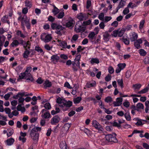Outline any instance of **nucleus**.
<instances>
[{"label":"nucleus","instance_id":"obj_1","mask_svg":"<svg viewBox=\"0 0 149 149\" xmlns=\"http://www.w3.org/2000/svg\"><path fill=\"white\" fill-rule=\"evenodd\" d=\"M56 102L63 111L67 110L68 108L71 107L72 104V102L70 101H67L64 99H62L60 97L57 99Z\"/></svg>","mask_w":149,"mask_h":149},{"label":"nucleus","instance_id":"obj_2","mask_svg":"<svg viewBox=\"0 0 149 149\" xmlns=\"http://www.w3.org/2000/svg\"><path fill=\"white\" fill-rule=\"evenodd\" d=\"M41 130V127H35L31 130L30 135L33 140L35 141H37L38 139L39 133L38 132Z\"/></svg>","mask_w":149,"mask_h":149},{"label":"nucleus","instance_id":"obj_3","mask_svg":"<svg viewBox=\"0 0 149 149\" xmlns=\"http://www.w3.org/2000/svg\"><path fill=\"white\" fill-rule=\"evenodd\" d=\"M116 134L115 133L112 134H108L105 136V139L107 142L117 143L118 142V140L116 137Z\"/></svg>","mask_w":149,"mask_h":149},{"label":"nucleus","instance_id":"obj_4","mask_svg":"<svg viewBox=\"0 0 149 149\" xmlns=\"http://www.w3.org/2000/svg\"><path fill=\"white\" fill-rule=\"evenodd\" d=\"M24 100V98L20 97L18 99V102L19 103L17 107V111H21L22 113L24 112L25 111V108L24 107H22V105H24L23 103Z\"/></svg>","mask_w":149,"mask_h":149},{"label":"nucleus","instance_id":"obj_5","mask_svg":"<svg viewBox=\"0 0 149 149\" xmlns=\"http://www.w3.org/2000/svg\"><path fill=\"white\" fill-rule=\"evenodd\" d=\"M52 38L51 34L48 33H43L41 35V39L45 42H47L50 41Z\"/></svg>","mask_w":149,"mask_h":149},{"label":"nucleus","instance_id":"obj_6","mask_svg":"<svg viewBox=\"0 0 149 149\" xmlns=\"http://www.w3.org/2000/svg\"><path fill=\"white\" fill-rule=\"evenodd\" d=\"M86 29V27L84 25L79 24L77 23L75 26L74 30L77 33L84 32Z\"/></svg>","mask_w":149,"mask_h":149},{"label":"nucleus","instance_id":"obj_7","mask_svg":"<svg viewBox=\"0 0 149 149\" xmlns=\"http://www.w3.org/2000/svg\"><path fill=\"white\" fill-rule=\"evenodd\" d=\"M51 27L53 29H56L58 33H60V31L62 30V26L57 24L52 23L51 25Z\"/></svg>","mask_w":149,"mask_h":149},{"label":"nucleus","instance_id":"obj_8","mask_svg":"<svg viewBox=\"0 0 149 149\" xmlns=\"http://www.w3.org/2000/svg\"><path fill=\"white\" fill-rule=\"evenodd\" d=\"M92 124L93 126L99 131H102V128L100 124L95 120H93Z\"/></svg>","mask_w":149,"mask_h":149},{"label":"nucleus","instance_id":"obj_9","mask_svg":"<svg viewBox=\"0 0 149 149\" xmlns=\"http://www.w3.org/2000/svg\"><path fill=\"white\" fill-rule=\"evenodd\" d=\"M123 98L121 97H118L116 98V101L113 102L114 107H117L120 106L122 104Z\"/></svg>","mask_w":149,"mask_h":149},{"label":"nucleus","instance_id":"obj_10","mask_svg":"<svg viewBox=\"0 0 149 149\" xmlns=\"http://www.w3.org/2000/svg\"><path fill=\"white\" fill-rule=\"evenodd\" d=\"M88 15L80 13L77 15L78 18L80 20H85L88 18Z\"/></svg>","mask_w":149,"mask_h":149},{"label":"nucleus","instance_id":"obj_11","mask_svg":"<svg viewBox=\"0 0 149 149\" xmlns=\"http://www.w3.org/2000/svg\"><path fill=\"white\" fill-rule=\"evenodd\" d=\"M130 39L131 42L135 41L137 40L138 37L137 34L134 32H132L130 35Z\"/></svg>","mask_w":149,"mask_h":149},{"label":"nucleus","instance_id":"obj_12","mask_svg":"<svg viewBox=\"0 0 149 149\" xmlns=\"http://www.w3.org/2000/svg\"><path fill=\"white\" fill-rule=\"evenodd\" d=\"M60 120V118L58 116H55L51 119V123L52 125H55L59 122Z\"/></svg>","mask_w":149,"mask_h":149},{"label":"nucleus","instance_id":"obj_13","mask_svg":"<svg viewBox=\"0 0 149 149\" xmlns=\"http://www.w3.org/2000/svg\"><path fill=\"white\" fill-rule=\"evenodd\" d=\"M29 22V19L26 16H24L22 19L21 25L22 26L23 29L24 30V24Z\"/></svg>","mask_w":149,"mask_h":149},{"label":"nucleus","instance_id":"obj_14","mask_svg":"<svg viewBox=\"0 0 149 149\" xmlns=\"http://www.w3.org/2000/svg\"><path fill=\"white\" fill-rule=\"evenodd\" d=\"M142 43V40L141 38L135 41L134 43V46L137 49H140L141 47L140 45Z\"/></svg>","mask_w":149,"mask_h":149},{"label":"nucleus","instance_id":"obj_15","mask_svg":"<svg viewBox=\"0 0 149 149\" xmlns=\"http://www.w3.org/2000/svg\"><path fill=\"white\" fill-rule=\"evenodd\" d=\"M59 59L60 57L58 56L57 54L54 55L51 57V61L54 63H56L57 62Z\"/></svg>","mask_w":149,"mask_h":149},{"label":"nucleus","instance_id":"obj_16","mask_svg":"<svg viewBox=\"0 0 149 149\" xmlns=\"http://www.w3.org/2000/svg\"><path fill=\"white\" fill-rule=\"evenodd\" d=\"M57 41L60 46L64 48H66L67 43L65 41H62L59 40H58Z\"/></svg>","mask_w":149,"mask_h":149},{"label":"nucleus","instance_id":"obj_17","mask_svg":"<svg viewBox=\"0 0 149 149\" xmlns=\"http://www.w3.org/2000/svg\"><path fill=\"white\" fill-rule=\"evenodd\" d=\"M125 2L124 0H121L118 6L116 8V12H117L119 9L124 6L125 4Z\"/></svg>","mask_w":149,"mask_h":149},{"label":"nucleus","instance_id":"obj_18","mask_svg":"<svg viewBox=\"0 0 149 149\" xmlns=\"http://www.w3.org/2000/svg\"><path fill=\"white\" fill-rule=\"evenodd\" d=\"M14 141L15 140L13 138H9L6 141V144L8 146H10L13 144Z\"/></svg>","mask_w":149,"mask_h":149},{"label":"nucleus","instance_id":"obj_19","mask_svg":"<svg viewBox=\"0 0 149 149\" xmlns=\"http://www.w3.org/2000/svg\"><path fill=\"white\" fill-rule=\"evenodd\" d=\"M60 147L61 149H68L65 141H62L60 143Z\"/></svg>","mask_w":149,"mask_h":149},{"label":"nucleus","instance_id":"obj_20","mask_svg":"<svg viewBox=\"0 0 149 149\" xmlns=\"http://www.w3.org/2000/svg\"><path fill=\"white\" fill-rule=\"evenodd\" d=\"M96 85V82L94 81H91L87 83L86 86L88 88H90Z\"/></svg>","mask_w":149,"mask_h":149},{"label":"nucleus","instance_id":"obj_21","mask_svg":"<svg viewBox=\"0 0 149 149\" xmlns=\"http://www.w3.org/2000/svg\"><path fill=\"white\" fill-rule=\"evenodd\" d=\"M26 77V80L28 81L29 82H33V77L32 75L30 73H29L27 75Z\"/></svg>","mask_w":149,"mask_h":149},{"label":"nucleus","instance_id":"obj_22","mask_svg":"<svg viewBox=\"0 0 149 149\" xmlns=\"http://www.w3.org/2000/svg\"><path fill=\"white\" fill-rule=\"evenodd\" d=\"M19 44L18 41L17 40H14L10 45V46L12 47H17Z\"/></svg>","mask_w":149,"mask_h":149},{"label":"nucleus","instance_id":"obj_23","mask_svg":"<svg viewBox=\"0 0 149 149\" xmlns=\"http://www.w3.org/2000/svg\"><path fill=\"white\" fill-rule=\"evenodd\" d=\"M109 35L107 32H105L104 35V39L105 42L108 41L109 39Z\"/></svg>","mask_w":149,"mask_h":149},{"label":"nucleus","instance_id":"obj_24","mask_svg":"<svg viewBox=\"0 0 149 149\" xmlns=\"http://www.w3.org/2000/svg\"><path fill=\"white\" fill-rule=\"evenodd\" d=\"M127 37V35H125L123 37V40L124 43L127 45H128L129 44L130 41L128 40L126 38Z\"/></svg>","mask_w":149,"mask_h":149},{"label":"nucleus","instance_id":"obj_25","mask_svg":"<svg viewBox=\"0 0 149 149\" xmlns=\"http://www.w3.org/2000/svg\"><path fill=\"white\" fill-rule=\"evenodd\" d=\"M79 38L77 34L74 35L71 40V42L72 43H75L76 41Z\"/></svg>","mask_w":149,"mask_h":149},{"label":"nucleus","instance_id":"obj_26","mask_svg":"<svg viewBox=\"0 0 149 149\" xmlns=\"http://www.w3.org/2000/svg\"><path fill=\"white\" fill-rule=\"evenodd\" d=\"M53 6L54 7V9L52 10V12L55 15H57L59 12V10L54 5H53Z\"/></svg>","mask_w":149,"mask_h":149},{"label":"nucleus","instance_id":"obj_27","mask_svg":"<svg viewBox=\"0 0 149 149\" xmlns=\"http://www.w3.org/2000/svg\"><path fill=\"white\" fill-rule=\"evenodd\" d=\"M30 52L27 50H26L24 52L23 56L24 58H27L29 56L30 54Z\"/></svg>","mask_w":149,"mask_h":149},{"label":"nucleus","instance_id":"obj_28","mask_svg":"<svg viewBox=\"0 0 149 149\" xmlns=\"http://www.w3.org/2000/svg\"><path fill=\"white\" fill-rule=\"evenodd\" d=\"M4 111L6 114H8V116L9 118L12 116V115L11 114V110L8 107L5 108Z\"/></svg>","mask_w":149,"mask_h":149},{"label":"nucleus","instance_id":"obj_29","mask_svg":"<svg viewBox=\"0 0 149 149\" xmlns=\"http://www.w3.org/2000/svg\"><path fill=\"white\" fill-rule=\"evenodd\" d=\"M145 21L144 19L141 20L140 22V24L139 26V29L141 31L142 29L143 28V26L145 23Z\"/></svg>","mask_w":149,"mask_h":149},{"label":"nucleus","instance_id":"obj_30","mask_svg":"<svg viewBox=\"0 0 149 149\" xmlns=\"http://www.w3.org/2000/svg\"><path fill=\"white\" fill-rule=\"evenodd\" d=\"M141 86V85L140 84H134L132 87L134 90H139Z\"/></svg>","mask_w":149,"mask_h":149},{"label":"nucleus","instance_id":"obj_31","mask_svg":"<svg viewBox=\"0 0 149 149\" xmlns=\"http://www.w3.org/2000/svg\"><path fill=\"white\" fill-rule=\"evenodd\" d=\"M149 88L148 87H146L140 91L138 92V94H143L147 93L148 91Z\"/></svg>","mask_w":149,"mask_h":149},{"label":"nucleus","instance_id":"obj_32","mask_svg":"<svg viewBox=\"0 0 149 149\" xmlns=\"http://www.w3.org/2000/svg\"><path fill=\"white\" fill-rule=\"evenodd\" d=\"M91 63L92 64L95 63L98 64L99 63V60L97 58H92L90 61Z\"/></svg>","mask_w":149,"mask_h":149},{"label":"nucleus","instance_id":"obj_33","mask_svg":"<svg viewBox=\"0 0 149 149\" xmlns=\"http://www.w3.org/2000/svg\"><path fill=\"white\" fill-rule=\"evenodd\" d=\"M21 43L23 45L24 47L25 48H26V49L30 48V45L28 42H24L23 40H21Z\"/></svg>","mask_w":149,"mask_h":149},{"label":"nucleus","instance_id":"obj_34","mask_svg":"<svg viewBox=\"0 0 149 149\" xmlns=\"http://www.w3.org/2000/svg\"><path fill=\"white\" fill-rule=\"evenodd\" d=\"M8 16L6 15L3 17L1 19V21L3 23H7L9 24L10 22L8 20Z\"/></svg>","mask_w":149,"mask_h":149},{"label":"nucleus","instance_id":"obj_35","mask_svg":"<svg viewBox=\"0 0 149 149\" xmlns=\"http://www.w3.org/2000/svg\"><path fill=\"white\" fill-rule=\"evenodd\" d=\"M30 1V0H26L25 2V6L29 8H31L32 6Z\"/></svg>","mask_w":149,"mask_h":149},{"label":"nucleus","instance_id":"obj_36","mask_svg":"<svg viewBox=\"0 0 149 149\" xmlns=\"http://www.w3.org/2000/svg\"><path fill=\"white\" fill-rule=\"evenodd\" d=\"M44 86L45 88L49 87L52 86V84L48 80H46L45 82Z\"/></svg>","mask_w":149,"mask_h":149},{"label":"nucleus","instance_id":"obj_37","mask_svg":"<svg viewBox=\"0 0 149 149\" xmlns=\"http://www.w3.org/2000/svg\"><path fill=\"white\" fill-rule=\"evenodd\" d=\"M35 50L37 51L38 52L42 54H43L44 52L42 49L39 47L38 46H36L35 48Z\"/></svg>","mask_w":149,"mask_h":149},{"label":"nucleus","instance_id":"obj_38","mask_svg":"<svg viewBox=\"0 0 149 149\" xmlns=\"http://www.w3.org/2000/svg\"><path fill=\"white\" fill-rule=\"evenodd\" d=\"M95 34L94 32H92L89 33L88 36V37L91 40H93L95 37Z\"/></svg>","mask_w":149,"mask_h":149},{"label":"nucleus","instance_id":"obj_39","mask_svg":"<svg viewBox=\"0 0 149 149\" xmlns=\"http://www.w3.org/2000/svg\"><path fill=\"white\" fill-rule=\"evenodd\" d=\"M81 100V97H77L74 99V104H78L79 103Z\"/></svg>","mask_w":149,"mask_h":149},{"label":"nucleus","instance_id":"obj_40","mask_svg":"<svg viewBox=\"0 0 149 149\" xmlns=\"http://www.w3.org/2000/svg\"><path fill=\"white\" fill-rule=\"evenodd\" d=\"M74 24V21H70L66 23V26L68 27H72L73 26Z\"/></svg>","mask_w":149,"mask_h":149},{"label":"nucleus","instance_id":"obj_41","mask_svg":"<svg viewBox=\"0 0 149 149\" xmlns=\"http://www.w3.org/2000/svg\"><path fill=\"white\" fill-rule=\"evenodd\" d=\"M118 84L121 88L123 87V84L122 79H119L117 80Z\"/></svg>","mask_w":149,"mask_h":149},{"label":"nucleus","instance_id":"obj_42","mask_svg":"<svg viewBox=\"0 0 149 149\" xmlns=\"http://www.w3.org/2000/svg\"><path fill=\"white\" fill-rule=\"evenodd\" d=\"M104 15H103V17ZM112 19V17L111 16H105L104 18L103 17V21L105 22H108Z\"/></svg>","mask_w":149,"mask_h":149},{"label":"nucleus","instance_id":"obj_43","mask_svg":"<svg viewBox=\"0 0 149 149\" xmlns=\"http://www.w3.org/2000/svg\"><path fill=\"white\" fill-rule=\"evenodd\" d=\"M139 53L140 55L142 56H145L146 54V52L143 49H141L139 50Z\"/></svg>","mask_w":149,"mask_h":149},{"label":"nucleus","instance_id":"obj_44","mask_svg":"<svg viewBox=\"0 0 149 149\" xmlns=\"http://www.w3.org/2000/svg\"><path fill=\"white\" fill-rule=\"evenodd\" d=\"M27 74L25 72L21 73L19 75V78L20 79H22L24 78L25 77L27 76Z\"/></svg>","mask_w":149,"mask_h":149},{"label":"nucleus","instance_id":"obj_45","mask_svg":"<svg viewBox=\"0 0 149 149\" xmlns=\"http://www.w3.org/2000/svg\"><path fill=\"white\" fill-rule=\"evenodd\" d=\"M136 107L138 109H143L144 107L143 104L141 103H138L136 104Z\"/></svg>","mask_w":149,"mask_h":149},{"label":"nucleus","instance_id":"obj_46","mask_svg":"<svg viewBox=\"0 0 149 149\" xmlns=\"http://www.w3.org/2000/svg\"><path fill=\"white\" fill-rule=\"evenodd\" d=\"M18 111H17L16 110H14L11 113V114L12 115V116L10 117V118H12V117H13V116H17L19 113Z\"/></svg>","mask_w":149,"mask_h":149},{"label":"nucleus","instance_id":"obj_47","mask_svg":"<svg viewBox=\"0 0 149 149\" xmlns=\"http://www.w3.org/2000/svg\"><path fill=\"white\" fill-rule=\"evenodd\" d=\"M126 65V64L125 63H119L117 65L118 66V67L121 70H123L124 68Z\"/></svg>","mask_w":149,"mask_h":149},{"label":"nucleus","instance_id":"obj_48","mask_svg":"<svg viewBox=\"0 0 149 149\" xmlns=\"http://www.w3.org/2000/svg\"><path fill=\"white\" fill-rule=\"evenodd\" d=\"M125 117L126 119L127 120H130L131 119V117L130 116L129 112H127L124 114Z\"/></svg>","mask_w":149,"mask_h":149},{"label":"nucleus","instance_id":"obj_49","mask_svg":"<svg viewBox=\"0 0 149 149\" xmlns=\"http://www.w3.org/2000/svg\"><path fill=\"white\" fill-rule=\"evenodd\" d=\"M13 133V129H11L10 130H8L7 135L8 137H9L12 135Z\"/></svg>","mask_w":149,"mask_h":149},{"label":"nucleus","instance_id":"obj_50","mask_svg":"<svg viewBox=\"0 0 149 149\" xmlns=\"http://www.w3.org/2000/svg\"><path fill=\"white\" fill-rule=\"evenodd\" d=\"M64 15V13L63 11H62L59 13L57 16V17L58 19L62 18Z\"/></svg>","mask_w":149,"mask_h":149},{"label":"nucleus","instance_id":"obj_51","mask_svg":"<svg viewBox=\"0 0 149 149\" xmlns=\"http://www.w3.org/2000/svg\"><path fill=\"white\" fill-rule=\"evenodd\" d=\"M125 31L124 29H122L119 32L118 31V36L120 37H122Z\"/></svg>","mask_w":149,"mask_h":149},{"label":"nucleus","instance_id":"obj_52","mask_svg":"<svg viewBox=\"0 0 149 149\" xmlns=\"http://www.w3.org/2000/svg\"><path fill=\"white\" fill-rule=\"evenodd\" d=\"M44 107L45 109L47 110H49L51 108V106L50 104L49 103H46L45 104Z\"/></svg>","mask_w":149,"mask_h":149},{"label":"nucleus","instance_id":"obj_53","mask_svg":"<svg viewBox=\"0 0 149 149\" xmlns=\"http://www.w3.org/2000/svg\"><path fill=\"white\" fill-rule=\"evenodd\" d=\"M118 31L117 30H115L111 34V36L114 37H116L118 36Z\"/></svg>","mask_w":149,"mask_h":149},{"label":"nucleus","instance_id":"obj_54","mask_svg":"<svg viewBox=\"0 0 149 149\" xmlns=\"http://www.w3.org/2000/svg\"><path fill=\"white\" fill-rule=\"evenodd\" d=\"M103 109L104 110L105 113L107 114H111L112 112V111L111 110H110L109 109H107L103 107Z\"/></svg>","mask_w":149,"mask_h":149},{"label":"nucleus","instance_id":"obj_55","mask_svg":"<svg viewBox=\"0 0 149 149\" xmlns=\"http://www.w3.org/2000/svg\"><path fill=\"white\" fill-rule=\"evenodd\" d=\"M105 102L108 103L112 101V98L110 97H107L104 99Z\"/></svg>","mask_w":149,"mask_h":149},{"label":"nucleus","instance_id":"obj_56","mask_svg":"<svg viewBox=\"0 0 149 149\" xmlns=\"http://www.w3.org/2000/svg\"><path fill=\"white\" fill-rule=\"evenodd\" d=\"M130 12L129 10L127 7L125 8L123 12V14L125 15L128 14Z\"/></svg>","mask_w":149,"mask_h":149},{"label":"nucleus","instance_id":"obj_57","mask_svg":"<svg viewBox=\"0 0 149 149\" xmlns=\"http://www.w3.org/2000/svg\"><path fill=\"white\" fill-rule=\"evenodd\" d=\"M64 86L69 89H72V87L71 86L69 83L68 82H65L64 84Z\"/></svg>","mask_w":149,"mask_h":149},{"label":"nucleus","instance_id":"obj_58","mask_svg":"<svg viewBox=\"0 0 149 149\" xmlns=\"http://www.w3.org/2000/svg\"><path fill=\"white\" fill-rule=\"evenodd\" d=\"M109 72L111 74L113 73L114 71L113 68L111 66H109L108 69Z\"/></svg>","mask_w":149,"mask_h":149},{"label":"nucleus","instance_id":"obj_59","mask_svg":"<svg viewBox=\"0 0 149 149\" xmlns=\"http://www.w3.org/2000/svg\"><path fill=\"white\" fill-rule=\"evenodd\" d=\"M7 116L2 115L1 113H0V119H2V120L5 121H7Z\"/></svg>","mask_w":149,"mask_h":149},{"label":"nucleus","instance_id":"obj_60","mask_svg":"<svg viewBox=\"0 0 149 149\" xmlns=\"http://www.w3.org/2000/svg\"><path fill=\"white\" fill-rule=\"evenodd\" d=\"M91 0H88L87 1L86 7L87 9H88L91 7Z\"/></svg>","mask_w":149,"mask_h":149},{"label":"nucleus","instance_id":"obj_61","mask_svg":"<svg viewBox=\"0 0 149 149\" xmlns=\"http://www.w3.org/2000/svg\"><path fill=\"white\" fill-rule=\"evenodd\" d=\"M50 115L49 113V112H46L44 113L43 117L45 118H49L50 117Z\"/></svg>","mask_w":149,"mask_h":149},{"label":"nucleus","instance_id":"obj_62","mask_svg":"<svg viewBox=\"0 0 149 149\" xmlns=\"http://www.w3.org/2000/svg\"><path fill=\"white\" fill-rule=\"evenodd\" d=\"M111 79V76L110 74H108L105 77V80L107 81H109Z\"/></svg>","mask_w":149,"mask_h":149},{"label":"nucleus","instance_id":"obj_63","mask_svg":"<svg viewBox=\"0 0 149 149\" xmlns=\"http://www.w3.org/2000/svg\"><path fill=\"white\" fill-rule=\"evenodd\" d=\"M60 57L62 59L64 60H66L68 58V56L64 54H61L60 55Z\"/></svg>","mask_w":149,"mask_h":149},{"label":"nucleus","instance_id":"obj_64","mask_svg":"<svg viewBox=\"0 0 149 149\" xmlns=\"http://www.w3.org/2000/svg\"><path fill=\"white\" fill-rule=\"evenodd\" d=\"M142 146L145 149H149V145L146 143H143Z\"/></svg>","mask_w":149,"mask_h":149}]
</instances>
